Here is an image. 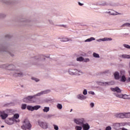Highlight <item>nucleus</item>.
I'll use <instances>...</instances> for the list:
<instances>
[{
    "label": "nucleus",
    "instance_id": "29",
    "mask_svg": "<svg viewBox=\"0 0 130 130\" xmlns=\"http://www.w3.org/2000/svg\"><path fill=\"white\" fill-rule=\"evenodd\" d=\"M27 108V105L26 104H23L21 105V109L22 110H25Z\"/></svg>",
    "mask_w": 130,
    "mask_h": 130
},
{
    "label": "nucleus",
    "instance_id": "26",
    "mask_svg": "<svg viewBox=\"0 0 130 130\" xmlns=\"http://www.w3.org/2000/svg\"><path fill=\"white\" fill-rule=\"evenodd\" d=\"M103 84L104 85H105V86H107L109 85H113V84H114V82L113 81H111L109 82H104Z\"/></svg>",
    "mask_w": 130,
    "mask_h": 130
},
{
    "label": "nucleus",
    "instance_id": "40",
    "mask_svg": "<svg viewBox=\"0 0 130 130\" xmlns=\"http://www.w3.org/2000/svg\"><path fill=\"white\" fill-rule=\"evenodd\" d=\"M48 22L51 25H54V22H53V21H52V20H49Z\"/></svg>",
    "mask_w": 130,
    "mask_h": 130
},
{
    "label": "nucleus",
    "instance_id": "36",
    "mask_svg": "<svg viewBox=\"0 0 130 130\" xmlns=\"http://www.w3.org/2000/svg\"><path fill=\"white\" fill-rule=\"evenodd\" d=\"M53 126L54 127V129H55V130L59 129L58 126L57 125L53 124Z\"/></svg>",
    "mask_w": 130,
    "mask_h": 130
},
{
    "label": "nucleus",
    "instance_id": "32",
    "mask_svg": "<svg viewBox=\"0 0 130 130\" xmlns=\"http://www.w3.org/2000/svg\"><path fill=\"white\" fill-rule=\"evenodd\" d=\"M31 79L32 80V81H35V82H39V81H40L39 80V79L37 78H36V77H31Z\"/></svg>",
    "mask_w": 130,
    "mask_h": 130
},
{
    "label": "nucleus",
    "instance_id": "7",
    "mask_svg": "<svg viewBox=\"0 0 130 130\" xmlns=\"http://www.w3.org/2000/svg\"><path fill=\"white\" fill-rule=\"evenodd\" d=\"M31 124L29 120L27 119H25L23 122V124L21 126L22 129L26 130V129H31Z\"/></svg>",
    "mask_w": 130,
    "mask_h": 130
},
{
    "label": "nucleus",
    "instance_id": "3",
    "mask_svg": "<svg viewBox=\"0 0 130 130\" xmlns=\"http://www.w3.org/2000/svg\"><path fill=\"white\" fill-rule=\"evenodd\" d=\"M69 75H71V76H82V75H84L85 74V73L82 71V70L77 69H70L69 70Z\"/></svg>",
    "mask_w": 130,
    "mask_h": 130
},
{
    "label": "nucleus",
    "instance_id": "18",
    "mask_svg": "<svg viewBox=\"0 0 130 130\" xmlns=\"http://www.w3.org/2000/svg\"><path fill=\"white\" fill-rule=\"evenodd\" d=\"M0 3H3L6 5L12 4V0H0Z\"/></svg>",
    "mask_w": 130,
    "mask_h": 130
},
{
    "label": "nucleus",
    "instance_id": "22",
    "mask_svg": "<svg viewBox=\"0 0 130 130\" xmlns=\"http://www.w3.org/2000/svg\"><path fill=\"white\" fill-rule=\"evenodd\" d=\"M119 57H122V58H127L130 59V55L126 54H123L122 55H119Z\"/></svg>",
    "mask_w": 130,
    "mask_h": 130
},
{
    "label": "nucleus",
    "instance_id": "8",
    "mask_svg": "<svg viewBox=\"0 0 130 130\" xmlns=\"http://www.w3.org/2000/svg\"><path fill=\"white\" fill-rule=\"evenodd\" d=\"M39 125L44 128V129H47L48 128V123L46 122H42L41 121H38Z\"/></svg>",
    "mask_w": 130,
    "mask_h": 130
},
{
    "label": "nucleus",
    "instance_id": "11",
    "mask_svg": "<svg viewBox=\"0 0 130 130\" xmlns=\"http://www.w3.org/2000/svg\"><path fill=\"white\" fill-rule=\"evenodd\" d=\"M50 92V90H43L41 91L40 92H39L37 93L36 95H33L35 96V98H36V96H42V95H44L45 94H48Z\"/></svg>",
    "mask_w": 130,
    "mask_h": 130
},
{
    "label": "nucleus",
    "instance_id": "51",
    "mask_svg": "<svg viewBox=\"0 0 130 130\" xmlns=\"http://www.w3.org/2000/svg\"><path fill=\"white\" fill-rule=\"evenodd\" d=\"M73 111V109H71L70 110V112H72Z\"/></svg>",
    "mask_w": 130,
    "mask_h": 130
},
{
    "label": "nucleus",
    "instance_id": "46",
    "mask_svg": "<svg viewBox=\"0 0 130 130\" xmlns=\"http://www.w3.org/2000/svg\"><path fill=\"white\" fill-rule=\"evenodd\" d=\"M8 53H9V54L11 56H14V53L11 52H8Z\"/></svg>",
    "mask_w": 130,
    "mask_h": 130
},
{
    "label": "nucleus",
    "instance_id": "10",
    "mask_svg": "<svg viewBox=\"0 0 130 130\" xmlns=\"http://www.w3.org/2000/svg\"><path fill=\"white\" fill-rule=\"evenodd\" d=\"M116 97L118 98H122L123 99H130L129 95L126 94H119L116 93H114Z\"/></svg>",
    "mask_w": 130,
    "mask_h": 130
},
{
    "label": "nucleus",
    "instance_id": "43",
    "mask_svg": "<svg viewBox=\"0 0 130 130\" xmlns=\"http://www.w3.org/2000/svg\"><path fill=\"white\" fill-rule=\"evenodd\" d=\"M59 26H60V27H63L64 28H67L68 27V25H64V24L60 25Z\"/></svg>",
    "mask_w": 130,
    "mask_h": 130
},
{
    "label": "nucleus",
    "instance_id": "6",
    "mask_svg": "<svg viewBox=\"0 0 130 130\" xmlns=\"http://www.w3.org/2000/svg\"><path fill=\"white\" fill-rule=\"evenodd\" d=\"M23 101L25 103H35L36 102V98H35V96H28L24 98Z\"/></svg>",
    "mask_w": 130,
    "mask_h": 130
},
{
    "label": "nucleus",
    "instance_id": "28",
    "mask_svg": "<svg viewBox=\"0 0 130 130\" xmlns=\"http://www.w3.org/2000/svg\"><path fill=\"white\" fill-rule=\"evenodd\" d=\"M121 82H125L126 81V78H125V76L124 75H123L120 80Z\"/></svg>",
    "mask_w": 130,
    "mask_h": 130
},
{
    "label": "nucleus",
    "instance_id": "27",
    "mask_svg": "<svg viewBox=\"0 0 130 130\" xmlns=\"http://www.w3.org/2000/svg\"><path fill=\"white\" fill-rule=\"evenodd\" d=\"M56 107H57V109H59V110H61V109H62V105L58 103L57 104Z\"/></svg>",
    "mask_w": 130,
    "mask_h": 130
},
{
    "label": "nucleus",
    "instance_id": "16",
    "mask_svg": "<svg viewBox=\"0 0 130 130\" xmlns=\"http://www.w3.org/2000/svg\"><path fill=\"white\" fill-rule=\"evenodd\" d=\"M100 6H111L112 7H115V4H113L112 3L108 4L106 1H103Z\"/></svg>",
    "mask_w": 130,
    "mask_h": 130
},
{
    "label": "nucleus",
    "instance_id": "20",
    "mask_svg": "<svg viewBox=\"0 0 130 130\" xmlns=\"http://www.w3.org/2000/svg\"><path fill=\"white\" fill-rule=\"evenodd\" d=\"M116 116L117 118H125L124 113L117 114Z\"/></svg>",
    "mask_w": 130,
    "mask_h": 130
},
{
    "label": "nucleus",
    "instance_id": "42",
    "mask_svg": "<svg viewBox=\"0 0 130 130\" xmlns=\"http://www.w3.org/2000/svg\"><path fill=\"white\" fill-rule=\"evenodd\" d=\"M88 94H91V95H94L95 92H94V91H88Z\"/></svg>",
    "mask_w": 130,
    "mask_h": 130
},
{
    "label": "nucleus",
    "instance_id": "21",
    "mask_svg": "<svg viewBox=\"0 0 130 130\" xmlns=\"http://www.w3.org/2000/svg\"><path fill=\"white\" fill-rule=\"evenodd\" d=\"M60 41L62 42H67L68 41H71V40L67 37H63L60 39Z\"/></svg>",
    "mask_w": 130,
    "mask_h": 130
},
{
    "label": "nucleus",
    "instance_id": "34",
    "mask_svg": "<svg viewBox=\"0 0 130 130\" xmlns=\"http://www.w3.org/2000/svg\"><path fill=\"white\" fill-rule=\"evenodd\" d=\"M82 128H83V127L81 126L76 125L75 126V129L76 130H82Z\"/></svg>",
    "mask_w": 130,
    "mask_h": 130
},
{
    "label": "nucleus",
    "instance_id": "1",
    "mask_svg": "<svg viewBox=\"0 0 130 130\" xmlns=\"http://www.w3.org/2000/svg\"><path fill=\"white\" fill-rule=\"evenodd\" d=\"M4 68L8 71H11L14 73L13 75L14 77H23V73L19 69H17L16 66L13 64H4Z\"/></svg>",
    "mask_w": 130,
    "mask_h": 130
},
{
    "label": "nucleus",
    "instance_id": "31",
    "mask_svg": "<svg viewBox=\"0 0 130 130\" xmlns=\"http://www.w3.org/2000/svg\"><path fill=\"white\" fill-rule=\"evenodd\" d=\"M93 57H95L96 58H99V57H100V56L99 55V54L96 53H93Z\"/></svg>",
    "mask_w": 130,
    "mask_h": 130
},
{
    "label": "nucleus",
    "instance_id": "39",
    "mask_svg": "<svg viewBox=\"0 0 130 130\" xmlns=\"http://www.w3.org/2000/svg\"><path fill=\"white\" fill-rule=\"evenodd\" d=\"M83 95H87L88 94V91H87V89H84L83 91Z\"/></svg>",
    "mask_w": 130,
    "mask_h": 130
},
{
    "label": "nucleus",
    "instance_id": "33",
    "mask_svg": "<svg viewBox=\"0 0 130 130\" xmlns=\"http://www.w3.org/2000/svg\"><path fill=\"white\" fill-rule=\"evenodd\" d=\"M125 118H130V113H124Z\"/></svg>",
    "mask_w": 130,
    "mask_h": 130
},
{
    "label": "nucleus",
    "instance_id": "17",
    "mask_svg": "<svg viewBox=\"0 0 130 130\" xmlns=\"http://www.w3.org/2000/svg\"><path fill=\"white\" fill-rule=\"evenodd\" d=\"M111 91L113 92H116L117 93H121V90L119 89L118 87H116L115 88H111Z\"/></svg>",
    "mask_w": 130,
    "mask_h": 130
},
{
    "label": "nucleus",
    "instance_id": "44",
    "mask_svg": "<svg viewBox=\"0 0 130 130\" xmlns=\"http://www.w3.org/2000/svg\"><path fill=\"white\" fill-rule=\"evenodd\" d=\"M106 130H111V127L110 126L106 127Z\"/></svg>",
    "mask_w": 130,
    "mask_h": 130
},
{
    "label": "nucleus",
    "instance_id": "30",
    "mask_svg": "<svg viewBox=\"0 0 130 130\" xmlns=\"http://www.w3.org/2000/svg\"><path fill=\"white\" fill-rule=\"evenodd\" d=\"M121 27H130V23H125L122 25Z\"/></svg>",
    "mask_w": 130,
    "mask_h": 130
},
{
    "label": "nucleus",
    "instance_id": "2",
    "mask_svg": "<svg viewBox=\"0 0 130 130\" xmlns=\"http://www.w3.org/2000/svg\"><path fill=\"white\" fill-rule=\"evenodd\" d=\"M73 121L78 125H82L83 130L90 129V125L88 123H85L86 120L84 118H75Z\"/></svg>",
    "mask_w": 130,
    "mask_h": 130
},
{
    "label": "nucleus",
    "instance_id": "19",
    "mask_svg": "<svg viewBox=\"0 0 130 130\" xmlns=\"http://www.w3.org/2000/svg\"><path fill=\"white\" fill-rule=\"evenodd\" d=\"M77 99H79V100H85V99H86L87 98L82 94H79L77 95Z\"/></svg>",
    "mask_w": 130,
    "mask_h": 130
},
{
    "label": "nucleus",
    "instance_id": "45",
    "mask_svg": "<svg viewBox=\"0 0 130 130\" xmlns=\"http://www.w3.org/2000/svg\"><path fill=\"white\" fill-rule=\"evenodd\" d=\"M79 6H80L81 7H82V6H84V4L81 3L80 2H78Z\"/></svg>",
    "mask_w": 130,
    "mask_h": 130
},
{
    "label": "nucleus",
    "instance_id": "4",
    "mask_svg": "<svg viewBox=\"0 0 130 130\" xmlns=\"http://www.w3.org/2000/svg\"><path fill=\"white\" fill-rule=\"evenodd\" d=\"M45 57H49V56H44L43 55H41L40 56H37L31 58V60H32V63L35 64L38 62V61H40L41 60H44L45 59Z\"/></svg>",
    "mask_w": 130,
    "mask_h": 130
},
{
    "label": "nucleus",
    "instance_id": "13",
    "mask_svg": "<svg viewBox=\"0 0 130 130\" xmlns=\"http://www.w3.org/2000/svg\"><path fill=\"white\" fill-rule=\"evenodd\" d=\"M112 38H104L103 39H99L98 40H96L97 42H104V41H112Z\"/></svg>",
    "mask_w": 130,
    "mask_h": 130
},
{
    "label": "nucleus",
    "instance_id": "24",
    "mask_svg": "<svg viewBox=\"0 0 130 130\" xmlns=\"http://www.w3.org/2000/svg\"><path fill=\"white\" fill-rule=\"evenodd\" d=\"M95 38L93 37H91L89 39H87L84 41V42H91V41H94Z\"/></svg>",
    "mask_w": 130,
    "mask_h": 130
},
{
    "label": "nucleus",
    "instance_id": "25",
    "mask_svg": "<svg viewBox=\"0 0 130 130\" xmlns=\"http://www.w3.org/2000/svg\"><path fill=\"white\" fill-rule=\"evenodd\" d=\"M50 108L49 107H45L43 109V112H48L50 110Z\"/></svg>",
    "mask_w": 130,
    "mask_h": 130
},
{
    "label": "nucleus",
    "instance_id": "48",
    "mask_svg": "<svg viewBox=\"0 0 130 130\" xmlns=\"http://www.w3.org/2000/svg\"><path fill=\"white\" fill-rule=\"evenodd\" d=\"M108 14H111V15H115V14H114V13H111V12L110 11H109V12H108Z\"/></svg>",
    "mask_w": 130,
    "mask_h": 130
},
{
    "label": "nucleus",
    "instance_id": "50",
    "mask_svg": "<svg viewBox=\"0 0 130 130\" xmlns=\"http://www.w3.org/2000/svg\"><path fill=\"white\" fill-rule=\"evenodd\" d=\"M128 82H130V77L127 79Z\"/></svg>",
    "mask_w": 130,
    "mask_h": 130
},
{
    "label": "nucleus",
    "instance_id": "53",
    "mask_svg": "<svg viewBox=\"0 0 130 130\" xmlns=\"http://www.w3.org/2000/svg\"><path fill=\"white\" fill-rule=\"evenodd\" d=\"M1 123H2V121L0 120V124H1Z\"/></svg>",
    "mask_w": 130,
    "mask_h": 130
},
{
    "label": "nucleus",
    "instance_id": "38",
    "mask_svg": "<svg viewBox=\"0 0 130 130\" xmlns=\"http://www.w3.org/2000/svg\"><path fill=\"white\" fill-rule=\"evenodd\" d=\"M83 61H84V62H88L90 61V59H89V58L84 59L83 58Z\"/></svg>",
    "mask_w": 130,
    "mask_h": 130
},
{
    "label": "nucleus",
    "instance_id": "15",
    "mask_svg": "<svg viewBox=\"0 0 130 130\" xmlns=\"http://www.w3.org/2000/svg\"><path fill=\"white\" fill-rule=\"evenodd\" d=\"M120 125H124V124H123V123H114L113 125L114 129H119V127H120Z\"/></svg>",
    "mask_w": 130,
    "mask_h": 130
},
{
    "label": "nucleus",
    "instance_id": "52",
    "mask_svg": "<svg viewBox=\"0 0 130 130\" xmlns=\"http://www.w3.org/2000/svg\"><path fill=\"white\" fill-rule=\"evenodd\" d=\"M1 127H5V126L4 125H2V126H1Z\"/></svg>",
    "mask_w": 130,
    "mask_h": 130
},
{
    "label": "nucleus",
    "instance_id": "49",
    "mask_svg": "<svg viewBox=\"0 0 130 130\" xmlns=\"http://www.w3.org/2000/svg\"><path fill=\"white\" fill-rule=\"evenodd\" d=\"M52 117V115H48V117H49V118H50V117Z\"/></svg>",
    "mask_w": 130,
    "mask_h": 130
},
{
    "label": "nucleus",
    "instance_id": "12",
    "mask_svg": "<svg viewBox=\"0 0 130 130\" xmlns=\"http://www.w3.org/2000/svg\"><path fill=\"white\" fill-rule=\"evenodd\" d=\"M14 122H15V121L12 117L9 118L8 119L5 120V123H6L7 124H8L9 125H12V124H14Z\"/></svg>",
    "mask_w": 130,
    "mask_h": 130
},
{
    "label": "nucleus",
    "instance_id": "47",
    "mask_svg": "<svg viewBox=\"0 0 130 130\" xmlns=\"http://www.w3.org/2000/svg\"><path fill=\"white\" fill-rule=\"evenodd\" d=\"M90 107H94V103H90Z\"/></svg>",
    "mask_w": 130,
    "mask_h": 130
},
{
    "label": "nucleus",
    "instance_id": "14",
    "mask_svg": "<svg viewBox=\"0 0 130 130\" xmlns=\"http://www.w3.org/2000/svg\"><path fill=\"white\" fill-rule=\"evenodd\" d=\"M20 117V115L18 113H16L14 115V116L11 117L14 119L15 122H20V120L18 119Z\"/></svg>",
    "mask_w": 130,
    "mask_h": 130
},
{
    "label": "nucleus",
    "instance_id": "41",
    "mask_svg": "<svg viewBox=\"0 0 130 130\" xmlns=\"http://www.w3.org/2000/svg\"><path fill=\"white\" fill-rule=\"evenodd\" d=\"M1 51L5 52H8V49L7 48H4Z\"/></svg>",
    "mask_w": 130,
    "mask_h": 130
},
{
    "label": "nucleus",
    "instance_id": "35",
    "mask_svg": "<svg viewBox=\"0 0 130 130\" xmlns=\"http://www.w3.org/2000/svg\"><path fill=\"white\" fill-rule=\"evenodd\" d=\"M84 60V58L83 57H79L77 58V61H83Z\"/></svg>",
    "mask_w": 130,
    "mask_h": 130
},
{
    "label": "nucleus",
    "instance_id": "9",
    "mask_svg": "<svg viewBox=\"0 0 130 130\" xmlns=\"http://www.w3.org/2000/svg\"><path fill=\"white\" fill-rule=\"evenodd\" d=\"M39 108H41V106L39 105H37L35 106H27V109L29 111H34V110H38Z\"/></svg>",
    "mask_w": 130,
    "mask_h": 130
},
{
    "label": "nucleus",
    "instance_id": "37",
    "mask_svg": "<svg viewBox=\"0 0 130 130\" xmlns=\"http://www.w3.org/2000/svg\"><path fill=\"white\" fill-rule=\"evenodd\" d=\"M123 46H124V47H125V48H127L128 49H130V46L128 45H126V44H123Z\"/></svg>",
    "mask_w": 130,
    "mask_h": 130
},
{
    "label": "nucleus",
    "instance_id": "5",
    "mask_svg": "<svg viewBox=\"0 0 130 130\" xmlns=\"http://www.w3.org/2000/svg\"><path fill=\"white\" fill-rule=\"evenodd\" d=\"M11 113L10 110H6L5 111H0V117H1L2 119H3L4 120L6 119Z\"/></svg>",
    "mask_w": 130,
    "mask_h": 130
},
{
    "label": "nucleus",
    "instance_id": "23",
    "mask_svg": "<svg viewBox=\"0 0 130 130\" xmlns=\"http://www.w3.org/2000/svg\"><path fill=\"white\" fill-rule=\"evenodd\" d=\"M114 76L115 80H119V73L118 72H115Z\"/></svg>",
    "mask_w": 130,
    "mask_h": 130
}]
</instances>
